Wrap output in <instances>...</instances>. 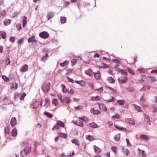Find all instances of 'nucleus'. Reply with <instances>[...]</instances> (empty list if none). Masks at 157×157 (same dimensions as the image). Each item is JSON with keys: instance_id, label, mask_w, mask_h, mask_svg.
<instances>
[{"instance_id": "79ce46f5", "label": "nucleus", "mask_w": 157, "mask_h": 157, "mask_svg": "<svg viewBox=\"0 0 157 157\" xmlns=\"http://www.w3.org/2000/svg\"><path fill=\"white\" fill-rule=\"evenodd\" d=\"M66 17H60L61 22L62 24H64L66 22Z\"/></svg>"}, {"instance_id": "cd10ccee", "label": "nucleus", "mask_w": 157, "mask_h": 157, "mask_svg": "<svg viewBox=\"0 0 157 157\" xmlns=\"http://www.w3.org/2000/svg\"><path fill=\"white\" fill-rule=\"evenodd\" d=\"M117 103L118 104L121 105H124L125 103V101L124 100H117Z\"/></svg>"}, {"instance_id": "ddd939ff", "label": "nucleus", "mask_w": 157, "mask_h": 157, "mask_svg": "<svg viewBox=\"0 0 157 157\" xmlns=\"http://www.w3.org/2000/svg\"><path fill=\"white\" fill-rule=\"evenodd\" d=\"M39 105V103L37 101L34 102L31 105V107L33 109L36 108Z\"/></svg>"}, {"instance_id": "72a5a7b5", "label": "nucleus", "mask_w": 157, "mask_h": 157, "mask_svg": "<svg viewBox=\"0 0 157 157\" xmlns=\"http://www.w3.org/2000/svg\"><path fill=\"white\" fill-rule=\"evenodd\" d=\"M12 135L13 136H16L17 134V130L16 128H14L12 132Z\"/></svg>"}, {"instance_id": "c03bdc74", "label": "nucleus", "mask_w": 157, "mask_h": 157, "mask_svg": "<svg viewBox=\"0 0 157 157\" xmlns=\"http://www.w3.org/2000/svg\"><path fill=\"white\" fill-rule=\"evenodd\" d=\"M44 113L45 115L46 116H47L49 118H51L53 116V115L52 114L50 113H49L48 112H45Z\"/></svg>"}, {"instance_id": "3c124183", "label": "nucleus", "mask_w": 157, "mask_h": 157, "mask_svg": "<svg viewBox=\"0 0 157 157\" xmlns=\"http://www.w3.org/2000/svg\"><path fill=\"white\" fill-rule=\"evenodd\" d=\"M137 71L141 73H144L145 71V69L142 68H138Z\"/></svg>"}, {"instance_id": "5701e85b", "label": "nucleus", "mask_w": 157, "mask_h": 157, "mask_svg": "<svg viewBox=\"0 0 157 157\" xmlns=\"http://www.w3.org/2000/svg\"><path fill=\"white\" fill-rule=\"evenodd\" d=\"M63 100L64 101L63 103H66L67 104L70 101V98L68 97H63Z\"/></svg>"}, {"instance_id": "7ed1b4c3", "label": "nucleus", "mask_w": 157, "mask_h": 157, "mask_svg": "<svg viewBox=\"0 0 157 157\" xmlns=\"http://www.w3.org/2000/svg\"><path fill=\"white\" fill-rule=\"evenodd\" d=\"M127 78L125 76H121L118 79V82L121 84L125 83L127 82Z\"/></svg>"}, {"instance_id": "7c9ffc66", "label": "nucleus", "mask_w": 157, "mask_h": 157, "mask_svg": "<svg viewBox=\"0 0 157 157\" xmlns=\"http://www.w3.org/2000/svg\"><path fill=\"white\" fill-rule=\"evenodd\" d=\"M140 138L142 139L145 141H147L148 140V138L147 136L146 135H141L140 136Z\"/></svg>"}, {"instance_id": "473e14b6", "label": "nucleus", "mask_w": 157, "mask_h": 157, "mask_svg": "<svg viewBox=\"0 0 157 157\" xmlns=\"http://www.w3.org/2000/svg\"><path fill=\"white\" fill-rule=\"evenodd\" d=\"M94 76L96 79H99L101 78V75L98 71L97 73H94Z\"/></svg>"}, {"instance_id": "4468645a", "label": "nucleus", "mask_w": 157, "mask_h": 157, "mask_svg": "<svg viewBox=\"0 0 157 157\" xmlns=\"http://www.w3.org/2000/svg\"><path fill=\"white\" fill-rule=\"evenodd\" d=\"M74 154V152L73 151L68 150L67 152V156L68 157H71Z\"/></svg>"}, {"instance_id": "f03ea898", "label": "nucleus", "mask_w": 157, "mask_h": 157, "mask_svg": "<svg viewBox=\"0 0 157 157\" xmlns=\"http://www.w3.org/2000/svg\"><path fill=\"white\" fill-rule=\"evenodd\" d=\"M49 100L46 98L42 99L41 101L40 105L41 107L43 105V107L47 108L49 104Z\"/></svg>"}, {"instance_id": "338daca9", "label": "nucleus", "mask_w": 157, "mask_h": 157, "mask_svg": "<svg viewBox=\"0 0 157 157\" xmlns=\"http://www.w3.org/2000/svg\"><path fill=\"white\" fill-rule=\"evenodd\" d=\"M15 40V38L14 37H11L10 39V41L12 43H14Z\"/></svg>"}, {"instance_id": "9b49d317", "label": "nucleus", "mask_w": 157, "mask_h": 157, "mask_svg": "<svg viewBox=\"0 0 157 157\" xmlns=\"http://www.w3.org/2000/svg\"><path fill=\"white\" fill-rule=\"evenodd\" d=\"M126 121L128 123L133 125L135 124L134 120L132 118H127L126 119Z\"/></svg>"}, {"instance_id": "69168bd1", "label": "nucleus", "mask_w": 157, "mask_h": 157, "mask_svg": "<svg viewBox=\"0 0 157 157\" xmlns=\"http://www.w3.org/2000/svg\"><path fill=\"white\" fill-rule=\"evenodd\" d=\"M26 94L25 93H22L21 95V97L20 98L21 100H23L24 99L25 96H26Z\"/></svg>"}, {"instance_id": "a19ab883", "label": "nucleus", "mask_w": 157, "mask_h": 157, "mask_svg": "<svg viewBox=\"0 0 157 157\" xmlns=\"http://www.w3.org/2000/svg\"><path fill=\"white\" fill-rule=\"evenodd\" d=\"M58 102V100L56 99H53L52 101V104L56 106Z\"/></svg>"}, {"instance_id": "2eb2a0df", "label": "nucleus", "mask_w": 157, "mask_h": 157, "mask_svg": "<svg viewBox=\"0 0 157 157\" xmlns=\"http://www.w3.org/2000/svg\"><path fill=\"white\" fill-rule=\"evenodd\" d=\"M74 123L78 126H79L81 127H82L83 126V122L79 120L77 121H76L74 122Z\"/></svg>"}, {"instance_id": "6ab92c4d", "label": "nucleus", "mask_w": 157, "mask_h": 157, "mask_svg": "<svg viewBox=\"0 0 157 157\" xmlns=\"http://www.w3.org/2000/svg\"><path fill=\"white\" fill-rule=\"evenodd\" d=\"M11 22V20L10 19H5L4 21V25L7 26L10 25Z\"/></svg>"}, {"instance_id": "de8ad7c7", "label": "nucleus", "mask_w": 157, "mask_h": 157, "mask_svg": "<svg viewBox=\"0 0 157 157\" xmlns=\"http://www.w3.org/2000/svg\"><path fill=\"white\" fill-rule=\"evenodd\" d=\"M58 134L59 136H61L64 138H66L67 137V134L65 133L59 132Z\"/></svg>"}, {"instance_id": "4d7b16f0", "label": "nucleus", "mask_w": 157, "mask_h": 157, "mask_svg": "<svg viewBox=\"0 0 157 157\" xmlns=\"http://www.w3.org/2000/svg\"><path fill=\"white\" fill-rule=\"evenodd\" d=\"M12 89H16L17 87V83H13L12 84Z\"/></svg>"}, {"instance_id": "bf43d9fd", "label": "nucleus", "mask_w": 157, "mask_h": 157, "mask_svg": "<svg viewBox=\"0 0 157 157\" xmlns=\"http://www.w3.org/2000/svg\"><path fill=\"white\" fill-rule=\"evenodd\" d=\"M112 60L116 64H120L121 62L120 60L117 59H113Z\"/></svg>"}, {"instance_id": "a878e982", "label": "nucleus", "mask_w": 157, "mask_h": 157, "mask_svg": "<svg viewBox=\"0 0 157 157\" xmlns=\"http://www.w3.org/2000/svg\"><path fill=\"white\" fill-rule=\"evenodd\" d=\"M67 92L70 94H73L74 93V90L71 88H68L67 90Z\"/></svg>"}, {"instance_id": "b1692460", "label": "nucleus", "mask_w": 157, "mask_h": 157, "mask_svg": "<svg viewBox=\"0 0 157 157\" xmlns=\"http://www.w3.org/2000/svg\"><path fill=\"white\" fill-rule=\"evenodd\" d=\"M94 147L95 152L97 154H99L101 152V150L100 148L96 147L95 145H94Z\"/></svg>"}, {"instance_id": "412c9836", "label": "nucleus", "mask_w": 157, "mask_h": 157, "mask_svg": "<svg viewBox=\"0 0 157 157\" xmlns=\"http://www.w3.org/2000/svg\"><path fill=\"white\" fill-rule=\"evenodd\" d=\"M109 91L112 94H115L116 93V90L114 89L109 86Z\"/></svg>"}, {"instance_id": "6e6d98bb", "label": "nucleus", "mask_w": 157, "mask_h": 157, "mask_svg": "<svg viewBox=\"0 0 157 157\" xmlns=\"http://www.w3.org/2000/svg\"><path fill=\"white\" fill-rule=\"evenodd\" d=\"M59 128V126L58 124L56 123L54 126L52 128V129L53 130H57Z\"/></svg>"}, {"instance_id": "37998d69", "label": "nucleus", "mask_w": 157, "mask_h": 157, "mask_svg": "<svg viewBox=\"0 0 157 157\" xmlns=\"http://www.w3.org/2000/svg\"><path fill=\"white\" fill-rule=\"evenodd\" d=\"M57 123L58 124L59 126H60L62 127H63L64 126V123L60 121H58Z\"/></svg>"}, {"instance_id": "2f4dec72", "label": "nucleus", "mask_w": 157, "mask_h": 157, "mask_svg": "<svg viewBox=\"0 0 157 157\" xmlns=\"http://www.w3.org/2000/svg\"><path fill=\"white\" fill-rule=\"evenodd\" d=\"M91 112L94 114L97 115L100 113V112L98 110H95L93 108L91 109Z\"/></svg>"}, {"instance_id": "c85d7f7f", "label": "nucleus", "mask_w": 157, "mask_h": 157, "mask_svg": "<svg viewBox=\"0 0 157 157\" xmlns=\"http://www.w3.org/2000/svg\"><path fill=\"white\" fill-rule=\"evenodd\" d=\"M69 63V62L67 60H66L63 63H61L59 64L60 66L62 67H64L67 65Z\"/></svg>"}, {"instance_id": "423d86ee", "label": "nucleus", "mask_w": 157, "mask_h": 157, "mask_svg": "<svg viewBox=\"0 0 157 157\" xmlns=\"http://www.w3.org/2000/svg\"><path fill=\"white\" fill-rule=\"evenodd\" d=\"M28 66L25 64L20 69V71L21 72H25L28 71Z\"/></svg>"}, {"instance_id": "aec40b11", "label": "nucleus", "mask_w": 157, "mask_h": 157, "mask_svg": "<svg viewBox=\"0 0 157 157\" xmlns=\"http://www.w3.org/2000/svg\"><path fill=\"white\" fill-rule=\"evenodd\" d=\"M35 36H33L32 37L29 38L28 40V42L30 43L31 42H34L36 43V40L35 39Z\"/></svg>"}, {"instance_id": "e2e57ef3", "label": "nucleus", "mask_w": 157, "mask_h": 157, "mask_svg": "<svg viewBox=\"0 0 157 157\" xmlns=\"http://www.w3.org/2000/svg\"><path fill=\"white\" fill-rule=\"evenodd\" d=\"M79 85L81 86H84L86 85V82L83 80H82L80 81Z\"/></svg>"}, {"instance_id": "a211bd4d", "label": "nucleus", "mask_w": 157, "mask_h": 157, "mask_svg": "<svg viewBox=\"0 0 157 157\" xmlns=\"http://www.w3.org/2000/svg\"><path fill=\"white\" fill-rule=\"evenodd\" d=\"M86 139L90 141H92L94 140V137L90 135L86 136Z\"/></svg>"}, {"instance_id": "c9c22d12", "label": "nucleus", "mask_w": 157, "mask_h": 157, "mask_svg": "<svg viewBox=\"0 0 157 157\" xmlns=\"http://www.w3.org/2000/svg\"><path fill=\"white\" fill-rule=\"evenodd\" d=\"M24 149L25 151V152L29 154L31 151V147H27L24 148Z\"/></svg>"}, {"instance_id": "4c0bfd02", "label": "nucleus", "mask_w": 157, "mask_h": 157, "mask_svg": "<svg viewBox=\"0 0 157 157\" xmlns=\"http://www.w3.org/2000/svg\"><path fill=\"white\" fill-rule=\"evenodd\" d=\"M144 120L147 122L149 123L150 122V119L149 117L146 114L144 116Z\"/></svg>"}, {"instance_id": "603ef678", "label": "nucleus", "mask_w": 157, "mask_h": 157, "mask_svg": "<svg viewBox=\"0 0 157 157\" xmlns=\"http://www.w3.org/2000/svg\"><path fill=\"white\" fill-rule=\"evenodd\" d=\"M58 97L59 98V100L60 101L61 103H63L64 101L63 100V98H62V96L61 94H59L58 95Z\"/></svg>"}, {"instance_id": "0e129e2a", "label": "nucleus", "mask_w": 157, "mask_h": 157, "mask_svg": "<svg viewBox=\"0 0 157 157\" xmlns=\"http://www.w3.org/2000/svg\"><path fill=\"white\" fill-rule=\"evenodd\" d=\"M127 70L128 72L130 73L132 75H134V73L133 72L132 70L129 67H127Z\"/></svg>"}, {"instance_id": "4be33fe9", "label": "nucleus", "mask_w": 157, "mask_h": 157, "mask_svg": "<svg viewBox=\"0 0 157 157\" xmlns=\"http://www.w3.org/2000/svg\"><path fill=\"white\" fill-rule=\"evenodd\" d=\"M54 13L52 12L49 13L47 16L48 20H49L54 16Z\"/></svg>"}, {"instance_id": "39448f33", "label": "nucleus", "mask_w": 157, "mask_h": 157, "mask_svg": "<svg viewBox=\"0 0 157 157\" xmlns=\"http://www.w3.org/2000/svg\"><path fill=\"white\" fill-rule=\"evenodd\" d=\"M131 107L132 109H134L137 111L138 112H140L142 111L140 107L134 104H132L131 105Z\"/></svg>"}, {"instance_id": "9d476101", "label": "nucleus", "mask_w": 157, "mask_h": 157, "mask_svg": "<svg viewBox=\"0 0 157 157\" xmlns=\"http://www.w3.org/2000/svg\"><path fill=\"white\" fill-rule=\"evenodd\" d=\"M17 123L16 118L14 117H13L11 120L10 124L12 127L14 126Z\"/></svg>"}, {"instance_id": "13d9d810", "label": "nucleus", "mask_w": 157, "mask_h": 157, "mask_svg": "<svg viewBox=\"0 0 157 157\" xmlns=\"http://www.w3.org/2000/svg\"><path fill=\"white\" fill-rule=\"evenodd\" d=\"M90 127L93 128H96L97 127V125L94 123H92L89 124Z\"/></svg>"}, {"instance_id": "8fccbe9b", "label": "nucleus", "mask_w": 157, "mask_h": 157, "mask_svg": "<svg viewBox=\"0 0 157 157\" xmlns=\"http://www.w3.org/2000/svg\"><path fill=\"white\" fill-rule=\"evenodd\" d=\"M115 82V80L112 77H109V82L111 83H113Z\"/></svg>"}, {"instance_id": "ea45409f", "label": "nucleus", "mask_w": 157, "mask_h": 157, "mask_svg": "<svg viewBox=\"0 0 157 157\" xmlns=\"http://www.w3.org/2000/svg\"><path fill=\"white\" fill-rule=\"evenodd\" d=\"M114 126H115V127L117 128V129L118 130L124 131H126V128H124L123 127H119L118 126L115 124L114 125Z\"/></svg>"}, {"instance_id": "c756f323", "label": "nucleus", "mask_w": 157, "mask_h": 157, "mask_svg": "<svg viewBox=\"0 0 157 157\" xmlns=\"http://www.w3.org/2000/svg\"><path fill=\"white\" fill-rule=\"evenodd\" d=\"M71 142L72 143L75 144L77 146H79V144L78 140L76 139H73L71 140Z\"/></svg>"}, {"instance_id": "dca6fc26", "label": "nucleus", "mask_w": 157, "mask_h": 157, "mask_svg": "<svg viewBox=\"0 0 157 157\" xmlns=\"http://www.w3.org/2000/svg\"><path fill=\"white\" fill-rule=\"evenodd\" d=\"M99 105V107L100 109L101 110H106V106L103 104H99L98 103Z\"/></svg>"}, {"instance_id": "5fc2aeb1", "label": "nucleus", "mask_w": 157, "mask_h": 157, "mask_svg": "<svg viewBox=\"0 0 157 157\" xmlns=\"http://www.w3.org/2000/svg\"><path fill=\"white\" fill-rule=\"evenodd\" d=\"M24 42V39L22 38L18 40L17 43L21 45Z\"/></svg>"}, {"instance_id": "6e6552de", "label": "nucleus", "mask_w": 157, "mask_h": 157, "mask_svg": "<svg viewBox=\"0 0 157 157\" xmlns=\"http://www.w3.org/2000/svg\"><path fill=\"white\" fill-rule=\"evenodd\" d=\"M101 98L102 97L101 96L97 95L95 97H92L90 100L93 101H98L100 100Z\"/></svg>"}, {"instance_id": "052dcab7", "label": "nucleus", "mask_w": 157, "mask_h": 157, "mask_svg": "<svg viewBox=\"0 0 157 157\" xmlns=\"http://www.w3.org/2000/svg\"><path fill=\"white\" fill-rule=\"evenodd\" d=\"M77 62V60L76 59H73L71 61V64L72 66L75 65V64Z\"/></svg>"}, {"instance_id": "49530a36", "label": "nucleus", "mask_w": 157, "mask_h": 157, "mask_svg": "<svg viewBox=\"0 0 157 157\" xmlns=\"http://www.w3.org/2000/svg\"><path fill=\"white\" fill-rule=\"evenodd\" d=\"M126 89L127 91L131 92H133L134 91V88L131 87H127Z\"/></svg>"}, {"instance_id": "680f3d73", "label": "nucleus", "mask_w": 157, "mask_h": 157, "mask_svg": "<svg viewBox=\"0 0 157 157\" xmlns=\"http://www.w3.org/2000/svg\"><path fill=\"white\" fill-rule=\"evenodd\" d=\"M150 80H151V82H153L156 81V79L155 77L152 76L149 77Z\"/></svg>"}, {"instance_id": "f257e3e1", "label": "nucleus", "mask_w": 157, "mask_h": 157, "mask_svg": "<svg viewBox=\"0 0 157 157\" xmlns=\"http://www.w3.org/2000/svg\"><path fill=\"white\" fill-rule=\"evenodd\" d=\"M51 84L50 83L48 82H45L42 84L41 89L44 93L46 94L49 91Z\"/></svg>"}, {"instance_id": "58836bf2", "label": "nucleus", "mask_w": 157, "mask_h": 157, "mask_svg": "<svg viewBox=\"0 0 157 157\" xmlns=\"http://www.w3.org/2000/svg\"><path fill=\"white\" fill-rule=\"evenodd\" d=\"M4 132L5 134H8L10 133V129L8 126L5 128Z\"/></svg>"}, {"instance_id": "f3484780", "label": "nucleus", "mask_w": 157, "mask_h": 157, "mask_svg": "<svg viewBox=\"0 0 157 157\" xmlns=\"http://www.w3.org/2000/svg\"><path fill=\"white\" fill-rule=\"evenodd\" d=\"M85 73L87 75L91 76L92 75V72L91 69H89L85 71Z\"/></svg>"}, {"instance_id": "f704fd0d", "label": "nucleus", "mask_w": 157, "mask_h": 157, "mask_svg": "<svg viewBox=\"0 0 157 157\" xmlns=\"http://www.w3.org/2000/svg\"><path fill=\"white\" fill-rule=\"evenodd\" d=\"M120 133L116 135L114 137V140L116 141H118L120 139Z\"/></svg>"}, {"instance_id": "20e7f679", "label": "nucleus", "mask_w": 157, "mask_h": 157, "mask_svg": "<svg viewBox=\"0 0 157 157\" xmlns=\"http://www.w3.org/2000/svg\"><path fill=\"white\" fill-rule=\"evenodd\" d=\"M40 36L43 39H46L49 36V34L46 31H43L39 34Z\"/></svg>"}, {"instance_id": "1a4fd4ad", "label": "nucleus", "mask_w": 157, "mask_h": 157, "mask_svg": "<svg viewBox=\"0 0 157 157\" xmlns=\"http://www.w3.org/2000/svg\"><path fill=\"white\" fill-rule=\"evenodd\" d=\"M117 72L118 73H121L122 75H124L125 77H126L127 75V71L124 69H120V70Z\"/></svg>"}, {"instance_id": "393cba45", "label": "nucleus", "mask_w": 157, "mask_h": 157, "mask_svg": "<svg viewBox=\"0 0 157 157\" xmlns=\"http://www.w3.org/2000/svg\"><path fill=\"white\" fill-rule=\"evenodd\" d=\"M27 17L25 16H24L23 17L22 23L23 27H25L27 24Z\"/></svg>"}, {"instance_id": "f8f14e48", "label": "nucleus", "mask_w": 157, "mask_h": 157, "mask_svg": "<svg viewBox=\"0 0 157 157\" xmlns=\"http://www.w3.org/2000/svg\"><path fill=\"white\" fill-rule=\"evenodd\" d=\"M0 35L1 38L3 39H5L6 37V32L4 31H0Z\"/></svg>"}, {"instance_id": "09e8293b", "label": "nucleus", "mask_w": 157, "mask_h": 157, "mask_svg": "<svg viewBox=\"0 0 157 157\" xmlns=\"http://www.w3.org/2000/svg\"><path fill=\"white\" fill-rule=\"evenodd\" d=\"M120 64H116L114 66V68L115 69V70L117 72H118L119 70H120V68H119V67L120 66Z\"/></svg>"}, {"instance_id": "e433bc0d", "label": "nucleus", "mask_w": 157, "mask_h": 157, "mask_svg": "<svg viewBox=\"0 0 157 157\" xmlns=\"http://www.w3.org/2000/svg\"><path fill=\"white\" fill-rule=\"evenodd\" d=\"M78 119L85 121H89L88 118L85 116H82V117H78Z\"/></svg>"}, {"instance_id": "0eeeda50", "label": "nucleus", "mask_w": 157, "mask_h": 157, "mask_svg": "<svg viewBox=\"0 0 157 157\" xmlns=\"http://www.w3.org/2000/svg\"><path fill=\"white\" fill-rule=\"evenodd\" d=\"M97 66L99 68H106L107 66L101 62H98L96 63Z\"/></svg>"}, {"instance_id": "864d4df0", "label": "nucleus", "mask_w": 157, "mask_h": 157, "mask_svg": "<svg viewBox=\"0 0 157 157\" xmlns=\"http://www.w3.org/2000/svg\"><path fill=\"white\" fill-rule=\"evenodd\" d=\"M21 154L22 155V156H24L25 155H28L29 154L26 153V152H25V151H24V149L23 150L21 151Z\"/></svg>"}, {"instance_id": "bb28decb", "label": "nucleus", "mask_w": 157, "mask_h": 157, "mask_svg": "<svg viewBox=\"0 0 157 157\" xmlns=\"http://www.w3.org/2000/svg\"><path fill=\"white\" fill-rule=\"evenodd\" d=\"M48 53H46V55L43 56L41 59V61L43 62L45 61L48 59Z\"/></svg>"}, {"instance_id": "774afa93", "label": "nucleus", "mask_w": 157, "mask_h": 157, "mask_svg": "<svg viewBox=\"0 0 157 157\" xmlns=\"http://www.w3.org/2000/svg\"><path fill=\"white\" fill-rule=\"evenodd\" d=\"M111 150L112 151L115 153H116L117 152V148L116 147H112L111 148Z\"/></svg>"}, {"instance_id": "a18cd8bd", "label": "nucleus", "mask_w": 157, "mask_h": 157, "mask_svg": "<svg viewBox=\"0 0 157 157\" xmlns=\"http://www.w3.org/2000/svg\"><path fill=\"white\" fill-rule=\"evenodd\" d=\"M61 86L63 87V89L62 90L63 93H65L67 92V90L66 89L65 85L64 84H62L61 85Z\"/></svg>"}]
</instances>
